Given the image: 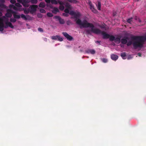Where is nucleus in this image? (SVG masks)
<instances>
[{
    "label": "nucleus",
    "mask_w": 146,
    "mask_h": 146,
    "mask_svg": "<svg viewBox=\"0 0 146 146\" xmlns=\"http://www.w3.org/2000/svg\"><path fill=\"white\" fill-rule=\"evenodd\" d=\"M81 16L80 13L78 12H76L73 17L71 18L75 19V21H76V23L80 26V28H88L93 27V24L92 23L88 22L86 20H84L83 22L80 19Z\"/></svg>",
    "instance_id": "1"
},
{
    "label": "nucleus",
    "mask_w": 146,
    "mask_h": 146,
    "mask_svg": "<svg viewBox=\"0 0 146 146\" xmlns=\"http://www.w3.org/2000/svg\"><path fill=\"white\" fill-rule=\"evenodd\" d=\"M133 40V45L135 49L142 48L145 41H146V35L144 36H135L131 37Z\"/></svg>",
    "instance_id": "2"
},
{
    "label": "nucleus",
    "mask_w": 146,
    "mask_h": 146,
    "mask_svg": "<svg viewBox=\"0 0 146 146\" xmlns=\"http://www.w3.org/2000/svg\"><path fill=\"white\" fill-rule=\"evenodd\" d=\"M90 28H91V29L86 30V34L91 35V33H93L97 35L101 34L103 36L104 39H108L109 38L110 35L104 31H102L98 29L95 28L94 25L93 27H90Z\"/></svg>",
    "instance_id": "3"
},
{
    "label": "nucleus",
    "mask_w": 146,
    "mask_h": 146,
    "mask_svg": "<svg viewBox=\"0 0 146 146\" xmlns=\"http://www.w3.org/2000/svg\"><path fill=\"white\" fill-rule=\"evenodd\" d=\"M63 35L69 41H72L73 39V38L70 35H69L67 33L63 32L62 33Z\"/></svg>",
    "instance_id": "4"
},
{
    "label": "nucleus",
    "mask_w": 146,
    "mask_h": 146,
    "mask_svg": "<svg viewBox=\"0 0 146 146\" xmlns=\"http://www.w3.org/2000/svg\"><path fill=\"white\" fill-rule=\"evenodd\" d=\"M15 13V12L11 9H8L7 13L5 14V16L7 17H11L12 16V14Z\"/></svg>",
    "instance_id": "5"
},
{
    "label": "nucleus",
    "mask_w": 146,
    "mask_h": 146,
    "mask_svg": "<svg viewBox=\"0 0 146 146\" xmlns=\"http://www.w3.org/2000/svg\"><path fill=\"white\" fill-rule=\"evenodd\" d=\"M51 38L52 40H57L60 41H62L63 40V38L58 35L53 36L51 37Z\"/></svg>",
    "instance_id": "6"
},
{
    "label": "nucleus",
    "mask_w": 146,
    "mask_h": 146,
    "mask_svg": "<svg viewBox=\"0 0 146 146\" xmlns=\"http://www.w3.org/2000/svg\"><path fill=\"white\" fill-rule=\"evenodd\" d=\"M31 8L30 12H34L36 11L38 6L36 5H32L30 7Z\"/></svg>",
    "instance_id": "7"
},
{
    "label": "nucleus",
    "mask_w": 146,
    "mask_h": 146,
    "mask_svg": "<svg viewBox=\"0 0 146 146\" xmlns=\"http://www.w3.org/2000/svg\"><path fill=\"white\" fill-rule=\"evenodd\" d=\"M89 5L90 6V8L92 11L94 13H96L98 12L95 9L94 6L92 5L91 2L89 3Z\"/></svg>",
    "instance_id": "8"
},
{
    "label": "nucleus",
    "mask_w": 146,
    "mask_h": 146,
    "mask_svg": "<svg viewBox=\"0 0 146 146\" xmlns=\"http://www.w3.org/2000/svg\"><path fill=\"white\" fill-rule=\"evenodd\" d=\"M128 38L127 37H126L125 38H122L121 39V43L123 44H125L127 42V40Z\"/></svg>",
    "instance_id": "9"
},
{
    "label": "nucleus",
    "mask_w": 146,
    "mask_h": 146,
    "mask_svg": "<svg viewBox=\"0 0 146 146\" xmlns=\"http://www.w3.org/2000/svg\"><path fill=\"white\" fill-rule=\"evenodd\" d=\"M85 52L86 53H90L92 54H94L96 52L95 50L93 49H92V50L88 49V50H85Z\"/></svg>",
    "instance_id": "10"
},
{
    "label": "nucleus",
    "mask_w": 146,
    "mask_h": 146,
    "mask_svg": "<svg viewBox=\"0 0 146 146\" xmlns=\"http://www.w3.org/2000/svg\"><path fill=\"white\" fill-rule=\"evenodd\" d=\"M9 19H7L6 21L5 22V24L7 26H8L11 28H14L13 26L12 25V23L8 21Z\"/></svg>",
    "instance_id": "11"
},
{
    "label": "nucleus",
    "mask_w": 146,
    "mask_h": 146,
    "mask_svg": "<svg viewBox=\"0 0 146 146\" xmlns=\"http://www.w3.org/2000/svg\"><path fill=\"white\" fill-rule=\"evenodd\" d=\"M111 59L114 60L115 61L118 58V56L114 54H112L111 56Z\"/></svg>",
    "instance_id": "12"
},
{
    "label": "nucleus",
    "mask_w": 146,
    "mask_h": 146,
    "mask_svg": "<svg viewBox=\"0 0 146 146\" xmlns=\"http://www.w3.org/2000/svg\"><path fill=\"white\" fill-rule=\"evenodd\" d=\"M21 17L25 20H27L30 17L28 15H27L26 16L23 14H21Z\"/></svg>",
    "instance_id": "13"
},
{
    "label": "nucleus",
    "mask_w": 146,
    "mask_h": 146,
    "mask_svg": "<svg viewBox=\"0 0 146 146\" xmlns=\"http://www.w3.org/2000/svg\"><path fill=\"white\" fill-rule=\"evenodd\" d=\"M4 27V23L2 22H0V31H3Z\"/></svg>",
    "instance_id": "14"
},
{
    "label": "nucleus",
    "mask_w": 146,
    "mask_h": 146,
    "mask_svg": "<svg viewBox=\"0 0 146 146\" xmlns=\"http://www.w3.org/2000/svg\"><path fill=\"white\" fill-rule=\"evenodd\" d=\"M121 37L115 38L114 40L115 42L118 44L119 43L121 42Z\"/></svg>",
    "instance_id": "15"
},
{
    "label": "nucleus",
    "mask_w": 146,
    "mask_h": 146,
    "mask_svg": "<svg viewBox=\"0 0 146 146\" xmlns=\"http://www.w3.org/2000/svg\"><path fill=\"white\" fill-rule=\"evenodd\" d=\"M39 7H40L44 8L45 7V4L43 2H41L39 5Z\"/></svg>",
    "instance_id": "16"
},
{
    "label": "nucleus",
    "mask_w": 146,
    "mask_h": 146,
    "mask_svg": "<svg viewBox=\"0 0 146 146\" xmlns=\"http://www.w3.org/2000/svg\"><path fill=\"white\" fill-rule=\"evenodd\" d=\"M96 6L98 9L99 10H100L101 8V3L100 1L98 2V4H96Z\"/></svg>",
    "instance_id": "17"
},
{
    "label": "nucleus",
    "mask_w": 146,
    "mask_h": 146,
    "mask_svg": "<svg viewBox=\"0 0 146 146\" xmlns=\"http://www.w3.org/2000/svg\"><path fill=\"white\" fill-rule=\"evenodd\" d=\"M17 7L13 5H9L10 8H12L15 10H18V8Z\"/></svg>",
    "instance_id": "18"
},
{
    "label": "nucleus",
    "mask_w": 146,
    "mask_h": 146,
    "mask_svg": "<svg viewBox=\"0 0 146 146\" xmlns=\"http://www.w3.org/2000/svg\"><path fill=\"white\" fill-rule=\"evenodd\" d=\"M13 15L15 18L17 19H19L20 18L21 16L20 15H16L15 12V13H13Z\"/></svg>",
    "instance_id": "19"
},
{
    "label": "nucleus",
    "mask_w": 146,
    "mask_h": 146,
    "mask_svg": "<svg viewBox=\"0 0 146 146\" xmlns=\"http://www.w3.org/2000/svg\"><path fill=\"white\" fill-rule=\"evenodd\" d=\"M121 56L122 57V58L123 59H126L125 58L126 56V53L125 52H123L121 54Z\"/></svg>",
    "instance_id": "20"
},
{
    "label": "nucleus",
    "mask_w": 146,
    "mask_h": 146,
    "mask_svg": "<svg viewBox=\"0 0 146 146\" xmlns=\"http://www.w3.org/2000/svg\"><path fill=\"white\" fill-rule=\"evenodd\" d=\"M59 12V10L57 8L55 7L54 8L53 11V12L54 13H56L57 12Z\"/></svg>",
    "instance_id": "21"
},
{
    "label": "nucleus",
    "mask_w": 146,
    "mask_h": 146,
    "mask_svg": "<svg viewBox=\"0 0 146 146\" xmlns=\"http://www.w3.org/2000/svg\"><path fill=\"white\" fill-rule=\"evenodd\" d=\"M109 39L111 41H113L115 40V37L113 35H110Z\"/></svg>",
    "instance_id": "22"
},
{
    "label": "nucleus",
    "mask_w": 146,
    "mask_h": 146,
    "mask_svg": "<svg viewBox=\"0 0 146 146\" xmlns=\"http://www.w3.org/2000/svg\"><path fill=\"white\" fill-rule=\"evenodd\" d=\"M65 6L67 8L69 9H71V6L67 2L66 3Z\"/></svg>",
    "instance_id": "23"
},
{
    "label": "nucleus",
    "mask_w": 146,
    "mask_h": 146,
    "mask_svg": "<svg viewBox=\"0 0 146 146\" xmlns=\"http://www.w3.org/2000/svg\"><path fill=\"white\" fill-rule=\"evenodd\" d=\"M133 40L129 41L127 43V46H129L131 45L132 44H133Z\"/></svg>",
    "instance_id": "24"
},
{
    "label": "nucleus",
    "mask_w": 146,
    "mask_h": 146,
    "mask_svg": "<svg viewBox=\"0 0 146 146\" xmlns=\"http://www.w3.org/2000/svg\"><path fill=\"white\" fill-rule=\"evenodd\" d=\"M58 21L61 24H63L65 23V21L64 19H62L61 18Z\"/></svg>",
    "instance_id": "25"
},
{
    "label": "nucleus",
    "mask_w": 146,
    "mask_h": 146,
    "mask_svg": "<svg viewBox=\"0 0 146 146\" xmlns=\"http://www.w3.org/2000/svg\"><path fill=\"white\" fill-rule=\"evenodd\" d=\"M51 2L53 4H57L58 2L56 0H51Z\"/></svg>",
    "instance_id": "26"
},
{
    "label": "nucleus",
    "mask_w": 146,
    "mask_h": 146,
    "mask_svg": "<svg viewBox=\"0 0 146 146\" xmlns=\"http://www.w3.org/2000/svg\"><path fill=\"white\" fill-rule=\"evenodd\" d=\"M132 17L128 19L127 20V22L130 24H131V22H132Z\"/></svg>",
    "instance_id": "27"
},
{
    "label": "nucleus",
    "mask_w": 146,
    "mask_h": 146,
    "mask_svg": "<svg viewBox=\"0 0 146 146\" xmlns=\"http://www.w3.org/2000/svg\"><path fill=\"white\" fill-rule=\"evenodd\" d=\"M63 5H62L59 6V9L61 11H63L64 9V7Z\"/></svg>",
    "instance_id": "28"
},
{
    "label": "nucleus",
    "mask_w": 146,
    "mask_h": 146,
    "mask_svg": "<svg viewBox=\"0 0 146 146\" xmlns=\"http://www.w3.org/2000/svg\"><path fill=\"white\" fill-rule=\"evenodd\" d=\"M30 2L32 4H36L38 1L37 0H31Z\"/></svg>",
    "instance_id": "29"
},
{
    "label": "nucleus",
    "mask_w": 146,
    "mask_h": 146,
    "mask_svg": "<svg viewBox=\"0 0 146 146\" xmlns=\"http://www.w3.org/2000/svg\"><path fill=\"white\" fill-rule=\"evenodd\" d=\"M10 21L11 22L15 23L16 21V20L15 18H11L10 19Z\"/></svg>",
    "instance_id": "30"
},
{
    "label": "nucleus",
    "mask_w": 146,
    "mask_h": 146,
    "mask_svg": "<svg viewBox=\"0 0 146 146\" xmlns=\"http://www.w3.org/2000/svg\"><path fill=\"white\" fill-rule=\"evenodd\" d=\"M101 60L104 63H106L108 62V60L107 59L105 58H101Z\"/></svg>",
    "instance_id": "31"
},
{
    "label": "nucleus",
    "mask_w": 146,
    "mask_h": 146,
    "mask_svg": "<svg viewBox=\"0 0 146 146\" xmlns=\"http://www.w3.org/2000/svg\"><path fill=\"white\" fill-rule=\"evenodd\" d=\"M40 13H46V11L43 9H40Z\"/></svg>",
    "instance_id": "32"
},
{
    "label": "nucleus",
    "mask_w": 146,
    "mask_h": 146,
    "mask_svg": "<svg viewBox=\"0 0 146 146\" xmlns=\"http://www.w3.org/2000/svg\"><path fill=\"white\" fill-rule=\"evenodd\" d=\"M47 15L49 17H51L53 16V14L51 13H47Z\"/></svg>",
    "instance_id": "33"
},
{
    "label": "nucleus",
    "mask_w": 146,
    "mask_h": 146,
    "mask_svg": "<svg viewBox=\"0 0 146 146\" xmlns=\"http://www.w3.org/2000/svg\"><path fill=\"white\" fill-rule=\"evenodd\" d=\"M28 3H22V4L25 7H29V5L28 4Z\"/></svg>",
    "instance_id": "34"
},
{
    "label": "nucleus",
    "mask_w": 146,
    "mask_h": 146,
    "mask_svg": "<svg viewBox=\"0 0 146 146\" xmlns=\"http://www.w3.org/2000/svg\"><path fill=\"white\" fill-rule=\"evenodd\" d=\"M15 5L16 6L18 7H22L21 5L19 3H15Z\"/></svg>",
    "instance_id": "35"
},
{
    "label": "nucleus",
    "mask_w": 146,
    "mask_h": 146,
    "mask_svg": "<svg viewBox=\"0 0 146 146\" xmlns=\"http://www.w3.org/2000/svg\"><path fill=\"white\" fill-rule=\"evenodd\" d=\"M69 9L66 8L64 11V12L66 13H69Z\"/></svg>",
    "instance_id": "36"
},
{
    "label": "nucleus",
    "mask_w": 146,
    "mask_h": 146,
    "mask_svg": "<svg viewBox=\"0 0 146 146\" xmlns=\"http://www.w3.org/2000/svg\"><path fill=\"white\" fill-rule=\"evenodd\" d=\"M5 18V16H3L2 17L0 18V22L3 23V18Z\"/></svg>",
    "instance_id": "37"
},
{
    "label": "nucleus",
    "mask_w": 146,
    "mask_h": 146,
    "mask_svg": "<svg viewBox=\"0 0 146 146\" xmlns=\"http://www.w3.org/2000/svg\"><path fill=\"white\" fill-rule=\"evenodd\" d=\"M38 30L39 31L42 33L43 32V30L41 28L39 27L38 28Z\"/></svg>",
    "instance_id": "38"
},
{
    "label": "nucleus",
    "mask_w": 146,
    "mask_h": 146,
    "mask_svg": "<svg viewBox=\"0 0 146 146\" xmlns=\"http://www.w3.org/2000/svg\"><path fill=\"white\" fill-rule=\"evenodd\" d=\"M58 3L60 5H64V3L62 2L61 1L59 0L58 2Z\"/></svg>",
    "instance_id": "39"
},
{
    "label": "nucleus",
    "mask_w": 146,
    "mask_h": 146,
    "mask_svg": "<svg viewBox=\"0 0 146 146\" xmlns=\"http://www.w3.org/2000/svg\"><path fill=\"white\" fill-rule=\"evenodd\" d=\"M76 13V12H74L73 11H71L70 12V14L72 15H73L75 13Z\"/></svg>",
    "instance_id": "40"
},
{
    "label": "nucleus",
    "mask_w": 146,
    "mask_h": 146,
    "mask_svg": "<svg viewBox=\"0 0 146 146\" xmlns=\"http://www.w3.org/2000/svg\"><path fill=\"white\" fill-rule=\"evenodd\" d=\"M54 18L59 20L61 17L59 16H55L54 17Z\"/></svg>",
    "instance_id": "41"
},
{
    "label": "nucleus",
    "mask_w": 146,
    "mask_h": 146,
    "mask_svg": "<svg viewBox=\"0 0 146 146\" xmlns=\"http://www.w3.org/2000/svg\"><path fill=\"white\" fill-rule=\"evenodd\" d=\"M29 11L28 10H24V12L26 14H28L29 13Z\"/></svg>",
    "instance_id": "42"
},
{
    "label": "nucleus",
    "mask_w": 146,
    "mask_h": 146,
    "mask_svg": "<svg viewBox=\"0 0 146 146\" xmlns=\"http://www.w3.org/2000/svg\"><path fill=\"white\" fill-rule=\"evenodd\" d=\"M29 1L28 0H23V3H29Z\"/></svg>",
    "instance_id": "43"
},
{
    "label": "nucleus",
    "mask_w": 146,
    "mask_h": 146,
    "mask_svg": "<svg viewBox=\"0 0 146 146\" xmlns=\"http://www.w3.org/2000/svg\"><path fill=\"white\" fill-rule=\"evenodd\" d=\"M0 7L5 8V6L3 4H0Z\"/></svg>",
    "instance_id": "44"
},
{
    "label": "nucleus",
    "mask_w": 146,
    "mask_h": 146,
    "mask_svg": "<svg viewBox=\"0 0 146 146\" xmlns=\"http://www.w3.org/2000/svg\"><path fill=\"white\" fill-rule=\"evenodd\" d=\"M10 2L11 3L14 4L16 3V1L15 0H11Z\"/></svg>",
    "instance_id": "45"
},
{
    "label": "nucleus",
    "mask_w": 146,
    "mask_h": 146,
    "mask_svg": "<svg viewBox=\"0 0 146 146\" xmlns=\"http://www.w3.org/2000/svg\"><path fill=\"white\" fill-rule=\"evenodd\" d=\"M45 2L47 3H49L51 2V0H45Z\"/></svg>",
    "instance_id": "46"
},
{
    "label": "nucleus",
    "mask_w": 146,
    "mask_h": 146,
    "mask_svg": "<svg viewBox=\"0 0 146 146\" xmlns=\"http://www.w3.org/2000/svg\"><path fill=\"white\" fill-rule=\"evenodd\" d=\"M17 1L20 3H22L23 2V0H17Z\"/></svg>",
    "instance_id": "47"
},
{
    "label": "nucleus",
    "mask_w": 146,
    "mask_h": 146,
    "mask_svg": "<svg viewBox=\"0 0 146 146\" xmlns=\"http://www.w3.org/2000/svg\"><path fill=\"white\" fill-rule=\"evenodd\" d=\"M65 17H67L68 16V15L66 13H63L62 14Z\"/></svg>",
    "instance_id": "48"
},
{
    "label": "nucleus",
    "mask_w": 146,
    "mask_h": 146,
    "mask_svg": "<svg viewBox=\"0 0 146 146\" xmlns=\"http://www.w3.org/2000/svg\"><path fill=\"white\" fill-rule=\"evenodd\" d=\"M137 55L139 56H141V53L140 52H138V53H137Z\"/></svg>",
    "instance_id": "49"
},
{
    "label": "nucleus",
    "mask_w": 146,
    "mask_h": 146,
    "mask_svg": "<svg viewBox=\"0 0 146 146\" xmlns=\"http://www.w3.org/2000/svg\"><path fill=\"white\" fill-rule=\"evenodd\" d=\"M70 23V21H68L67 22V24L68 25H69Z\"/></svg>",
    "instance_id": "50"
},
{
    "label": "nucleus",
    "mask_w": 146,
    "mask_h": 146,
    "mask_svg": "<svg viewBox=\"0 0 146 146\" xmlns=\"http://www.w3.org/2000/svg\"><path fill=\"white\" fill-rule=\"evenodd\" d=\"M100 41H99V40H97L96 42V43H99V44H100Z\"/></svg>",
    "instance_id": "51"
},
{
    "label": "nucleus",
    "mask_w": 146,
    "mask_h": 146,
    "mask_svg": "<svg viewBox=\"0 0 146 146\" xmlns=\"http://www.w3.org/2000/svg\"><path fill=\"white\" fill-rule=\"evenodd\" d=\"M0 1L2 3H4L5 2L4 0H0Z\"/></svg>",
    "instance_id": "52"
},
{
    "label": "nucleus",
    "mask_w": 146,
    "mask_h": 146,
    "mask_svg": "<svg viewBox=\"0 0 146 146\" xmlns=\"http://www.w3.org/2000/svg\"><path fill=\"white\" fill-rule=\"evenodd\" d=\"M3 15L2 13L1 12H0V17L2 16Z\"/></svg>",
    "instance_id": "53"
},
{
    "label": "nucleus",
    "mask_w": 146,
    "mask_h": 146,
    "mask_svg": "<svg viewBox=\"0 0 146 146\" xmlns=\"http://www.w3.org/2000/svg\"><path fill=\"white\" fill-rule=\"evenodd\" d=\"M44 41H47V38H44Z\"/></svg>",
    "instance_id": "54"
},
{
    "label": "nucleus",
    "mask_w": 146,
    "mask_h": 146,
    "mask_svg": "<svg viewBox=\"0 0 146 146\" xmlns=\"http://www.w3.org/2000/svg\"><path fill=\"white\" fill-rule=\"evenodd\" d=\"M139 21L140 23H141V20L140 19H139Z\"/></svg>",
    "instance_id": "55"
},
{
    "label": "nucleus",
    "mask_w": 146,
    "mask_h": 146,
    "mask_svg": "<svg viewBox=\"0 0 146 146\" xmlns=\"http://www.w3.org/2000/svg\"><path fill=\"white\" fill-rule=\"evenodd\" d=\"M41 15V16H39L38 17H42V16L41 15Z\"/></svg>",
    "instance_id": "56"
},
{
    "label": "nucleus",
    "mask_w": 146,
    "mask_h": 146,
    "mask_svg": "<svg viewBox=\"0 0 146 146\" xmlns=\"http://www.w3.org/2000/svg\"><path fill=\"white\" fill-rule=\"evenodd\" d=\"M121 45V47H123V46H122V45Z\"/></svg>",
    "instance_id": "57"
},
{
    "label": "nucleus",
    "mask_w": 146,
    "mask_h": 146,
    "mask_svg": "<svg viewBox=\"0 0 146 146\" xmlns=\"http://www.w3.org/2000/svg\"><path fill=\"white\" fill-rule=\"evenodd\" d=\"M4 28H7L5 26H4Z\"/></svg>",
    "instance_id": "58"
},
{
    "label": "nucleus",
    "mask_w": 146,
    "mask_h": 146,
    "mask_svg": "<svg viewBox=\"0 0 146 146\" xmlns=\"http://www.w3.org/2000/svg\"><path fill=\"white\" fill-rule=\"evenodd\" d=\"M136 18H135V19L137 20V19H136Z\"/></svg>",
    "instance_id": "59"
},
{
    "label": "nucleus",
    "mask_w": 146,
    "mask_h": 146,
    "mask_svg": "<svg viewBox=\"0 0 146 146\" xmlns=\"http://www.w3.org/2000/svg\"><path fill=\"white\" fill-rule=\"evenodd\" d=\"M127 59H129V58H127Z\"/></svg>",
    "instance_id": "60"
},
{
    "label": "nucleus",
    "mask_w": 146,
    "mask_h": 146,
    "mask_svg": "<svg viewBox=\"0 0 146 146\" xmlns=\"http://www.w3.org/2000/svg\"><path fill=\"white\" fill-rule=\"evenodd\" d=\"M104 28V27H102V28Z\"/></svg>",
    "instance_id": "61"
}]
</instances>
